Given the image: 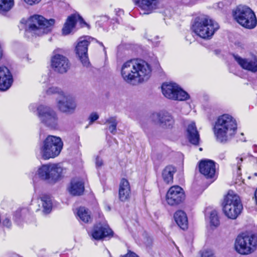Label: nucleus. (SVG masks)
Instances as JSON below:
<instances>
[{"label": "nucleus", "mask_w": 257, "mask_h": 257, "mask_svg": "<svg viewBox=\"0 0 257 257\" xmlns=\"http://www.w3.org/2000/svg\"><path fill=\"white\" fill-rule=\"evenodd\" d=\"M68 190L69 193L72 195H81L84 190V183L79 179H73L68 188Z\"/></svg>", "instance_id": "obj_25"}, {"label": "nucleus", "mask_w": 257, "mask_h": 257, "mask_svg": "<svg viewBox=\"0 0 257 257\" xmlns=\"http://www.w3.org/2000/svg\"><path fill=\"white\" fill-rule=\"evenodd\" d=\"M99 44H100V45L101 46H102L104 47V46H103V44H102V43H99Z\"/></svg>", "instance_id": "obj_44"}, {"label": "nucleus", "mask_w": 257, "mask_h": 257, "mask_svg": "<svg viewBox=\"0 0 257 257\" xmlns=\"http://www.w3.org/2000/svg\"><path fill=\"white\" fill-rule=\"evenodd\" d=\"M234 19L243 27L252 29L257 24V20L253 11L248 6L239 5L232 11Z\"/></svg>", "instance_id": "obj_5"}, {"label": "nucleus", "mask_w": 257, "mask_h": 257, "mask_svg": "<svg viewBox=\"0 0 257 257\" xmlns=\"http://www.w3.org/2000/svg\"><path fill=\"white\" fill-rule=\"evenodd\" d=\"M201 257H214V255L211 250L206 249L202 252Z\"/></svg>", "instance_id": "obj_35"}, {"label": "nucleus", "mask_w": 257, "mask_h": 257, "mask_svg": "<svg viewBox=\"0 0 257 257\" xmlns=\"http://www.w3.org/2000/svg\"><path fill=\"white\" fill-rule=\"evenodd\" d=\"M77 215L80 219L84 223H88L91 220L90 211L84 207L78 208Z\"/></svg>", "instance_id": "obj_29"}, {"label": "nucleus", "mask_w": 257, "mask_h": 257, "mask_svg": "<svg viewBox=\"0 0 257 257\" xmlns=\"http://www.w3.org/2000/svg\"><path fill=\"white\" fill-rule=\"evenodd\" d=\"M62 52L61 49H57L53 52V56L51 58V67L57 72L64 73L69 69L70 64L68 58L60 53Z\"/></svg>", "instance_id": "obj_12"}, {"label": "nucleus", "mask_w": 257, "mask_h": 257, "mask_svg": "<svg viewBox=\"0 0 257 257\" xmlns=\"http://www.w3.org/2000/svg\"><path fill=\"white\" fill-rule=\"evenodd\" d=\"M37 110L41 122L50 128H57L58 117L54 109L48 106L41 105L38 107Z\"/></svg>", "instance_id": "obj_10"}, {"label": "nucleus", "mask_w": 257, "mask_h": 257, "mask_svg": "<svg viewBox=\"0 0 257 257\" xmlns=\"http://www.w3.org/2000/svg\"><path fill=\"white\" fill-rule=\"evenodd\" d=\"M14 0H0V14H4L12 9Z\"/></svg>", "instance_id": "obj_30"}, {"label": "nucleus", "mask_w": 257, "mask_h": 257, "mask_svg": "<svg viewBox=\"0 0 257 257\" xmlns=\"http://www.w3.org/2000/svg\"><path fill=\"white\" fill-rule=\"evenodd\" d=\"M164 96L168 99L183 101L189 98V94L174 83H165L162 86Z\"/></svg>", "instance_id": "obj_11"}, {"label": "nucleus", "mask_w": 257, "mask_h": 257, "mask_svg": "<svg viewBox=\"0 0 257 257\" xmlns=\"http://www.w3.org/2000/svg\"><path fill=\"white\" fill-rule=\"evenodd\" d=\"M46 93L49 95L58 94L59 95L58 97H61L62 94H65L60 88L55 86L49 87L47 90Z\"/></svg>", "instance_id": "obj_33"}, {"label": "nucleus", "mask_w": 257, "mask_h": 257, "mask_svg": "<svg viewBox=\"0 0 257 257\" xmlns=\"http://www.w3.org/2000/svg\"><path fill=\"white\" fill-rule=\"evenodd\" d=\"M112 231L106 224L98 223L95 225L90 233L92 238L100 240L112 235Z\"/></svg>", "instance_id": "obj_18"}, {"label": "nucleus", "mask_w": 257, "mask_h": 257, "mask_svg": "<svg viewBox=\"0 0 257 257\" xmlns=\"http://www.w3.org/2000/svg\"><path fill=\"white\" fill-rule=\"evenodd\" d=\"M219 27L216 22L207 16H199L192 22V31L200 37L208 39L212 37Z\"/></svg>", "instance_id": "obj_3"}, {"label": "nucleus", "mask_w": 257, "mask_h": 257, "mask_svg": "<svg viewBox=\"0 0 257 257\" xmlns=\"http://www.w3.org/2000/svg\"><path fill=\"white\" fill-rule=\"evenodd\" d=\"M3 57V50L0 45V61ZM13 82V76L9 69L4 66H0V90H7Z\"/></svg>", "instance_id": "obj_16"}, {"label": "nucleus", "mask_w": 257, "mask_h": 257, "mask_svg": "<svg viewBox=\"0 0 257 257\" xmlns=\"http://www.w3.org/2000/svg\"><path fill=\"white\" fill-rule=\"evenodd\" d=\"M3 224L7 227H10L11 226V222L9 218H5L3 220Z\"/></svg>", "instance_id": "obj_39"}, {"label": "nucleus", "mask_w": 257, "mask_h": 257, "mask_svg": "<svg viewBox=\"0 0 257 257\" xmlns=\"http://www.w3.org/2000/svg\"><path fill=\"white\" fill-rule=\"evenodd\" d=\"M131 195V188L128 181L122 179L119 184V198L121 201L128 200Z\"/></svg>", "instance_id": "obj_24"}, {"label": "nucleus", "mask_w": 257, "mask_h": 257, "mask_svg": "<svg viewBox=\"0 0 257 257\" xmlns=\"http://www.w3.org/2000/svg\"><path fill=\"white\" fill-rule=\"evenodd\" d=\"M245 158L246 155H245L244 154H242L240 156L236 158V166L238 170H240L241 164L243 160Z\"/></svg>", "instance_id": "obj_34"}, {"label": "nucleus", "mask_w": 257, "mask_h": 257, "mask_svg": "<svg viewBox=\"0 0 257 257\" xmlns=\"http://www.w3.org/2000/svg\"><path fill=\"white\" fill-rule=\"evenodd\" d=\"M222 206L225 215L232 219H236L243 208L239 197L232 190L224 196Z\"/></svg>", "instance_id": "obj_7"}, {"label": "nucleus", "mask_w": 257, "mask_h": 257, "mask_svg": "<svg viewBox=\"0 0 257 257\" xmlns=\"http://www.w3.org/2000/svg\"><path fill=\"white\" fill-rule=\"evenodd\" d=\"M39 204H41L43 211L45 213H49L52 208V200L49 196L43 195L40 198Z\"/></svg>", "instance_id": "obj_27"}, {"label": "nucleus", "mask_w": 257, "mask_h": 257, "mask_svg": "<svg viewBox=\"0 0 257 257\" xmlns=\"http://www.w3.org/2000/svg\"><path fill=\"white\" fill-rule=\"evenodd\" d=\"M119 13H120V14H123V12L122 11H121V10H119Z\"/></svg>", "instance_id": "obj_43"}, {"label": "nucleus", "mask_w": 257, "mask_h": 257, "mask_svg": "<svg viewBox=\"0 0 257 257\" xmlns=\"http://www.w3.org/2000/svg\"><path fill=\"white\" fill-rule=\"evenodd\" d=\"M233 57L238 64L243 68L251 72L257 71V60L242 58L238 55H233Z\"/></svg>", "instance_id": "obj_23"}, {"label": "nucleus", "mask_w": 257, "mask_h": 257, "mask_svg": "<svg viewBox=\"0 0 257 257\" xmlns=\"http://www.w3.org/2000/svg\"><path fill=\"white\" fill-rule=\"evenodd\" d=\"M104 123L109 124L108 130L111 134L113 135L116 134L117 122L115 117H110L106 119Z\"/></svg>", "instance_id": "obj_31"}, {"label": "nucleus", "mask_w": 257, "mask_h": 257, "mask_svg": "<svg viewBox=\"0 0 257 257\" xmlns=\"http://www.w3.org/2000/svg\"><path fill=\"white\" fill-rule=\"evenodd\" d=\"M150 65L142 60H131L124 63L121 68V76L127 83L137 85L147 80L151 76Z\"/></svg>", "instance_id": "obj_1"}, {"label": "nucleus", "mask_w": 257, "mask_h": 257, "mask_svg": "<svg viewBox=\"0 0 257 257\" xmlns=\"http://www.w3.org/2000/svg\"><path fill=\"white\" fill-rule=\"evenodd\" d=\"M185 198L183 189L179 186H172L168 191L166 200L171 206H175L182 203Z\"/></svg>", "instance_id": "obj_15"}, {"label": "nucleus", "mask_w": 257, "mask_h": 257, "mask_svg": "<svg viewBox=\"0 0 257 257\" xmlns=\"http://www.w3.org/2000/svg\"><path fill=\"white\" fill-rule=\"evenodd\" d=\"M92 40H93V38L88 36L81 37L78 40L75 47L76 54L78 55L83 66L86 67H88L90 65L88 57L87 51L88 46Z\"/></svg>", "instance_id": "obj_14"}, {"label": "nucleus", "mask_w": 257, "mask_h": 257, "mask_svg": "<svg viewBox=\"0 0 257 257\" xmlns=\"http://www.w3.org/2000/svg\"><path fill=\"white\" fill-rule=\"evenodd\" d=\"M183 3L186 5H192L193 2L191 1H188V0H183Z\"/></svg>", "instance_id": "obj_41"}, {"label": "nucleus", "mask_w": 257, "mask_h": 257, "mask_svg": "<svg viewBox=\"0 0 257 257\" xmlns=\"http://www.w3.org/2000/svg\"><path fill=\"white\" fill-rule=\"evenodd\" d=\"M99 118V115L96 112H92L89 116V124H92Z\"/></svg>", "instance_id": "obj_36"}, {"label": "nucleus", "mask_w": 257, "mask_h": 257, "mask_svg": "<svg viewBox=\"0 0 257 257\" xmlns=\"http://www.w3.org/2000/svg\"><path fill=\"white\" fill-rule=\"evenodd\" d=\"M62 170L59 164L49 163L39 167L36 175L42 180L54 183L61 178Z\"/></svg>", "instance_id": "obj_8"}, {"label": "nucleus", "mask_w": 257, "mask_h": 257, "mask_svg": "<svg viewBox=\"0 0 257 257\" xmlns=\"http://www.w3.org/2000/svg\"><path fill=\"white\" fill-rule=\"evenodd\" d=\"M199 150L201 151H202V149L201 148H199Z\"/></svg>", "instance_id": "obj_45"}, {"label": "nucleus", "mask_w": 257, "mask_h": 257, "mask_svg": "<svg viewBox=\"0 0 257 257\" xmlns=\"http://www.w3.org/2000/svg\"><path fill=\"white\" fill-rule=\"evenodd\" d=\"M237 129L235 119L228 114L219 116L215 121L214 134L216 141L226 143L235 136Z\"/></svg>", "instance_id": "obj_2"}, {"label": "nucleus", "mask_w": 257, "mask_h": 257, "mask_svg": "<svg viewBox=\"0 0 257 257\" xmlns=\"http://www.w3.org/2000/svg\"><path fill=\"white\" fill-rule=\"evenodd\" d=\"M79 21L81 24L86 25L83 19L79 15H72L67 18V21L62 29V33L64 35L70 33L75 27L76 22Z\"/></svg>", "instance_id": "obj_22"}, {"label": "nucleus", "mask_w": 257, "mask_h": 257, "mask_svg": "<svg viewBox=\"0 0 257 257\" xmlns=\"http://www.w3.org/2000/svg\"><path fill=\"white\" fill-rule=\"evenodd\" d=\"M256 242V240L253 236L239 235L235 241V249L241 254H248L254 251Z\"/></svg>", "instance_id": "obj_9"}, {"label": "nucleus", "mask_w": 257, "mask_h": 257, "mask_svg": "<svg viewBox=\"0 0 257 257\" xmlns=\"http://www.w3.org/2000/svg\"><path fill=\"white\" fill-rule=\"evenodd\" d=\"M138 7L140 13L148 15L158 9L160 6V0H134Z\"/></svg>", "instance_id": "obj_17"}, {"label": "nucleus", "mask_w": 257, "mask_h": 257, "mask_svg": "<svg viewBox=\"0 0 257 257\" xmlns=\"http://www.w3.org/2000/svg\"><path fill=\"white\" fill-rule=\"evenodd\" d=\"M153 120L164 128L172 127L174 120L168 112H161L154 113L152 115Z\"/></svg>", "instance_id": "obj_19"}, {"label": "nucleus", "mask_w": 257, "mask_h": 257, "mask_svg": "<svg viewBox=\"0 0 257 257\" xmlns=\"http://www.w3.org/2000/svg\"><path fill=\"white\" fill-rule=\"evenodd\" d=\"M186 136L190 143L194 145H199L200 136L194 122L191 121L187 125Z\"/></svg>", "instance_id": "obj_21"}, {"label": "nucleus", "mask_w": 257, "mask_h": 257, "mask_svg": "<svg viewBox=\"0 0 257 257\" xmlns=\"http://www.w3.org/2000/svg\"><path fill=\"white\" fill-rule=\"evenodd\" d=\"M210 222L211 225L215 227L219 224V220L217 212L216 210H212L210 214Z\"/></svg>", "instance_id": "obj_32"}, {"label": "nucleus", "mask_w": 257, "mask_h": 257, "mask_svg": "<svg viewBox=\"0 0 257 257\" xmlns=\"http://www.w3.org/2000/svg\"><path fill=\"white\" fill-rule=\"evenodd\" d=\"M200 172L207 178H212L215 173V163L212 160H204L200 162L199 165Z\"/></svg>", "instance_id": "obj_20"}, {"label": "nucleus", "mask_w": 257, "mask_h": 257, "mask_svg": "<svg viewBox=\"0 0 257 257\" xmlns=\"http://www.w3.org/2000/svg\"><path fill=\"white\" fill-rule=\"evenodd\" d=\"M63 146V143L60 138L49 136L40 146V154L44 160L54 158L59 155Z\"/></svg>", "instance_id": "obj_6"}, {"label": "nucleus", "mask_w": 257, "mask_h": 257, "mask_svg": "<svg viewBox=\"0 0 257 257\" xmlns=\"http://www.w3.org/2000/svg\"><path fill=\"white\" fill-rule=\"evenodd\" d=\"M175 168L172 166L166 167L162 173V177L165 182L169 184L172 183L173 179V175L175 172Z\"/></svg>", "instance_id": "obj_28"}, {"label": "nucleus", "mask_w": 257, "mask_h": 257, "mask_svg": "<svg viewBox=\"0 0 257 257\" xmlns=\"http://www.w3.org/2000/svg\"><path fill=\"white\" fill-rule=\"evenodd\" d=\"M54 23V19L48 20L42 16L34 15L27 22L28 31L34 35L41 36L50 33Z\"/></svg>", "instance_id": "obj_4"}, {"label": "nucleus", "mask_w": 257, "mask_h": 257, "mask_svg": "<svg viewBox=\"0 0 257 257\" xmlns=\"http://www.w3.org/2000/svg\"><path fill=\"white\" fill-rule=\"evenodd\" d=\"M175 220L178 226L183 229H185L188 226V218L186 213L182 210L175 212L174 216Z\"/></svg>", "instance_id": "obj_26"}, {"label": "nucleus", "mask_w": 257, "mask_h": 257, "mask_svg": "<svg viewBox=\"0 0 257 257\" xmlns=\"http://www.w3.org/2000/svg\"><path fill=\"white\" fill-rule=\"evenodd\" d=\"M41 0H24L25 3L30 6H33L39 3Z\"/></svg>", "instance_id": "obj_38"}, {"label": "nucleus", "mask_w": 257, "mask_h": 257, "mask_svg": "<svg viewBox=\"0 0 257 257\" xmlns=\"http://www.w3.org/2000/svg\"><path fill=\"white\" fill-rule=\"evenodd\" d=\"M56 102L58 109L63 113L71 115L76 111L77 103L71 96L62 94V97L56 98Z\"/></svg>", "instance_id": "obj_13"}, {"label": "nucleus", "mask_w": 257, "mask_h": 257, "mask_svg": "<svg viewBox=\"0 0 257 257\" xmlns=\"http://www.w3.org/2000/svg\"><path fill=\"white\" fill-rule=\"evenodd\" d=\"M122 257H139L135 253L128 251L126 254L124 255Z\"/></svg>", "instance_id": "obj_40"}, {"label": "nucleus", "mask_w": 257, "mask_h": 257, "mask_svg": "<svg viewBox=\"0 0 257 257\" xmlns=\"http://www.w3.org/2000/svg\"><path fill=\"white\" fill-rule=\"evenodd\" d=\"M254 198H255L256 204H257V188L254 193Z\"/></svg>", "instance_id": "obj_42"}, {"label": "nucleus", "mask_w": 257, "mask_h": 257, "mask_svg": "<svg viewBox=\"0 0 257 257\" xmlns=\"http://www.w3.org/2000/svg\"><path fill=\"white\" fill-rule=\"evenodd\" d=\"M95 164L96 167H101L103 164V160L99 156H97L95 159Z\"/></svg>", "instance_id": "obj_37"}]
</instances>
